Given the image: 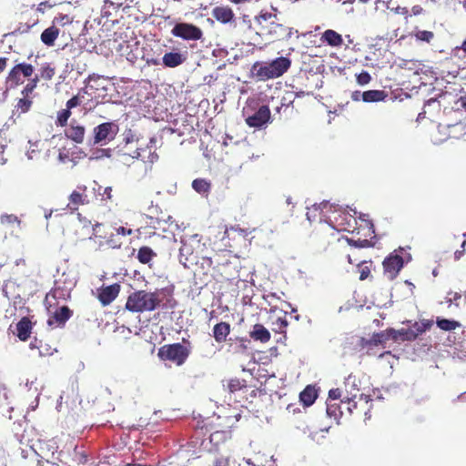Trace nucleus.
I'll return each instance as SVG.
<instances>
[{"label": "nucleus", "mask_w": 466, "mask_h": 466, "mask_svg": "<svg viewBox=\"0 0 466 466\" xmlns=\"http://www.w3.org/2000/svg\"><path fill=\"white\" fill-rule=\"evenodd\" d=\"M360 389L355 388V379L349 377L345 380V395L341 400V404L350 415H360L361 410H359V403L364 400L365 404H368L367 397L363 398V394L360 392Z\"/></svg>", "instance_id": "obj_4"}, {"label": "nucleus", "mask_w": 466, "mask_h": 466, "mask_svg": "<svg viewBox=\"0 0 466 466\" xmlns=\"http://www.w3.org/2000/svg\"><path fill=\"white\" fill-rule=\"evenodd\" d=\"M389 340L387 330L373 333L370 339L360 338L358 346L360 350H364L367 355L374 354L373 349L379 345H384Z\"/></svg>", "instance_id": "obj_10"}, {"label": "nucleus", "mask_w": 466, "mask_h": 466, "mask_svg": "<svg viewBox=\"0 0 466 466\" xmlns=\"http://www.w3.org/2000/svg\"><path fill=\"white\" fill-rule=\"evenodd\" d=\"M113 152L114 150L111 148H95L91 151L89 159L99 160L105 157H111Z\"/></svg>", "instance_id": "obj_31"}, {"label": "nucleus", "mask_w": 466, "mask_h": 466, "mask_svg": "<svg viewBox=\"0 0 466 466\" xmlns=\"http://www.w3.org/2000/svg\"><path fill=\"white\" fill-rule=\"evenodd\" d=\"M79 105L78 96H75L66 102V109L70 111L71 108L76 107Z\"/></svg>", "instance_id": "obj_50"}, {"label": "nucleus", "mask_w": 466, "mask_h": 466, "mask_svg": "<svg viewBox=\"0 0 466 466\" xmlns=\"http://www.w3.org/2000/svg\"><path fill=\"white\" fill-rule=\"evenodd\" d=\"M31 322L27 318H22L16 324L17 336L21 340H26L31 333Z\"/></svg>", "instance_id": "obj_22"}, {"label": "nucleus", "mask_w": 466, "mask_h": 466, "mask_svg": "<svg viewBox=\"0 0 466 466\" xmlns=\"http://www.w3.org/2000/svg\"><path fill=\"white\" fill-rule=\"evenodd\" d=\"M38 81V76H35L34 78H32L22 90L23 96H28L36 87Z\"/></svg>", "instance_id": "obj_36"}, {"label": "nucleus", "mask_w": 466, "mask_h": 466, "mask_svg": "<svg viewBox=\"0 0 466 466\" xmlns=\"http://www.w3.org/2000/svg\"><path fill=\"white\" fill-rule=\"evenodd\" d=\"M230 324L221 321L216 324L213 328V337L218 343H222L227 340V337L230 333Z\"/></svg>", "instance_id": "obj_15"}, {"label": "nucleus", "mask_w": 466, "mask_h": 466, "mask_svg": "<svg viewBox=\"0 0 466 466\" xmlns=\"http://www.w3.org/2000/svg\"><path fill=\"white\" fill-rule=\"evenodd\" d=\"M388 96L383 90H368L362 92V101L366 103L380 102Z\"/></svg>", "instance_id": "obj_21"}, {"label": "nucleus", "mask_w": 466, "mask_h": 466, "mask_svg": "<svg viewBox=\"0 0 466 466\" xmlns=\"http://www.w3.org/2000/svg\"><path fill=\"white\" fill-rule=\"evenodd\" d=\"M465 246H466V240H464V241L462 242V244H461V248H462V249H461V250H456V251L454 252L455 259H457V260H458V259H460V258L462 257V255H463V253H464V248H465Z\"/></svg>", "instance_id": "obj_52"}, {"label": "nucleus", "mask_w": 466, "mask_h": 466, "mask_svg": "<svg viewBox=\"0 0 466 466\" xmlns=\"http://www.w3.org/2000/svg\"><path fill=\"white\" fill-rule=\"evenodd\" d=\"M403 249L394 250L383 260L384 274L390 279H394L404 266L405 258L400 254Z\"/></svg>", "instance_id": "obj_8"}, {"label": "nucleus", "mask_w": 466, "mask_h": 466, "mask_svg": "<svg viewBox=\"0 0 466 466\" xmlns=\"http://www.w3.org/2000/svg\"><path fill=\"white\" fill-rule=\"evenodd\" d=\"M112 124L103 123L94 128V144H106V140L114 139Z\"/></svg>", "instance_id": "obj_12"}, {"label": "nucleus", "mask_w": 466, "mask_h": 466, "mask_svg": "<svg viewBox=\"0 0 466 466\" xmlns=\"http://www.w3.org/2000/svg\"><path fill=\"white\" fill-rule=\"evenodd\" d=\"M457 48L462 50L463 53L466 55V38L461 43V46L460 47H457Z\"/></svg>", "instance_id": "obj_62"}, {"label": "nucleus", "mask_w": 466, "mask_h": 466, "mask_svg": "<svg viewBox=\"0 0 466 466\" xmlns=\"http://www.w3.org/2000/svg\"><path fill=\"white\" fill-rule=\"evenodd\" d=\"M71 316L72 310L67 306H63L56 310L53 318H50L47 323L49 326H52L54 322L57 323L58 326L64 325Z\"/></svg>", "instance_id": "obj_14"}, {"label": "nucleus", "mask_w": 466, "mask_h": 466, "mask_svg": "<svg viewBox=\"0 0 466 466\" xmlns=\"http://www.w3.org/2000/svg\"><path fill=\"white\" fill-rule=\"evenodd\" d=\"M130 130L125 135L126 146L123 149V156H130L132 158H141L143 161H148L154 163L157 160L158 156L156 152H151L153 147H147V148H139L137 147L138 140L134 139V135L130 134Z\"/></svg>", "instance_id": "obj_6"}, {"label": "nucleus", "mask_w": 466, "mask_h": 466, "mask_svg": "<svg viewBox=\"0 0 466 466\" xmlns=\"http://www.w3.org/2000/svg\"><path fill=\"white\" fill-rule=\"evenodd\" d=\"M69 200H70L69 205H72V207L70 208L73 210H76V209H77L78 205L84 204L85 199H84V196L81 193H79L77 191H73L69 197Z\"/></svg>", "instance_id": "obj_32"}, {"label": "nucleus", "mask_w": 466, "mask_h": 466, "mask_svg": "<svg viewBox=\"0 0 466 466\" xmlns=\"http://www.w3.org/2000/svg\"><path fill=\"white\" fill-rule=\"evenodd\" d=\"M116 462V456L115 454H111L108 456H105L103 460H100L97 466H115Z\"/></svg>", "instance_id": "obj_45"}, {"label": "nucleus", "mask_w": 466, "mask_h": 466, "mask_svg": "<svg viewBox=\"0 0 466 466\" xmlns=\"http://www.w3.org/2000/svg\"><path fill=\"white\" fill-rule=\"evenodd\" d=\"M116 298V284H112L101 289L98 295L100 302L106 306Z\"/></svg>", "instance_id": "obj_17"}, {"label": "nucleus", "mask_w": 466, "mask_h": 466, "mask_svg": "<svg viewBox=\"0 0 466 466\" xmlns=\"http://www.w3.org/2000/svg\"><path fill=\"white\" fill-rule=\"evenodd\" d=\"M228 461L224 458H219L216 460L214 466H228Z\"/></svg>", "instance_id": "obj_54"}, {"label": "nucleus", "mask_w": 466, "mask_h": 466, "mask_svg": "<svg viewBox=\"0 0 466 466\" xmlns=\"http://www.w3.org/2000/svg\"><path fill=\"white\" fill-rule=\"evenodd\" d=\"M55 75V69L49 64H45L41 66L40 76L46 80H50Z\"/></svg>", "instance_id": "obj_37"}, {"label": "nucleus", "mask_w": 466, "mask_h": 466, "mask_svg": "<svg viewBox=\"0 0 466 466\" xmlns=\"http://www.w3.org/2000/svg\"><path fill=\"white\" fill-rule=\"evenodd\" d=\"M229 436L227 431H217L210 434V441L218 444L220 441H225Z\"/></svg>", "instance_id": "obj_34"}, {"label": "nucleus", "mask_w": 466, "mask_h": 466, "mask_svg": "<svg viewBox=\"0 0 466 466\" xmlns=\"http://www.w3.org/2000/svg\"><path fill=\"white\" fill-rule=\"evenodd\" d=\"M85 128L80 126L71 127L66 131V136L68 138L74 140L76 143H81L84 139Z\"/></svg>", "instance_id": "obj_30"}, {"label": "nucleus", "mask_w": 466, "mask_h": 466, "mask_svg": "<svg viewBox=\"0 0 466 466\" xmlns=\"http://www.w3.org/2000/svg\"><path fill=\"white\" fill-rule=\"evenodd\" d=\"M162 60L167 67H176L181 65L185 58L177 52H168L163 56Z\"/></svg>", "instance_id": "obj_20"}, {"label": "nucleus", "mask_w": 466, "mask_h": 466, "mask_svg": "<svg viewBox=\"0 0 466 466\" xmlns=\"http://www.w3.org/2000/svg\"><path fill=\"white\" fill-rule=\"evenodd\" d=\"M321 41L330 46H339L343 43L342 36L332 29H328L322 34Z\"/></svg>", "instance_id": "obj_18"}, {"label": "nucleus", "mask_w": 466, "mask_h": 466, "mask_svg": "<svg viewBox=\"0 0 466 466\" xmlns=\"http://www.w3.org/2000/svg\"><path fill=\"white\" fill-rule=\"evenodd\" d=\"M461 105L464 107V109L466 110V96L461 97Z\"/></svg>", "instance_id": "obj_64"}, {"label": "nucleus", "mask_w": 466, "mask_h": 466, "mask_svg": "<svg viewBox=\"0 0 466 466\" xmlns=\"http://www.w3.org/2000/svg\"><path fill=\"white\" fill-rule=\"evenodd\" d=\"M273 328L272 330L277 333H286V329L289 325L287 320L286 312L282 313V315L278 316L276 319L272 322Z\"/></svg>", "instance_id": "obj_29"}, {"label": "nucleus", "mask_w": 466, "mask_h": 466, "mask_svg": "<svg viewBox=\"0 0 466 466\" xmlns=\"http://www.w3.org/2000/svg\"><path fill=\"white\" fill-rule=\"evenodd\" d=\"M327 413L330 417H336V407L332 404H327Z\"/></svg>", "instance_id": "obj_53"}, {"label": "nucleus", "mask_w": 466, "mask_h": 466, "mask_svg": "<svg viewBox=\"0 0 466 466\" xmlns=\"http://www.w3.org/2000/svg\"><path fill=\"white\" fill-rule=\"evenodd\" d=\"M193 189L201 195H208L211 189V183L205 178H196L192 182Z\"/></svg>", "instance_id": "obj_26"}, {"label": "nucleus", "mask_w": 466, "mask_h": 466, "mask_svg": "<svg viewBox=\"0 0 466 466\" xmlns=\"http://www.w3.org/2000/svg\"><path fill=\"white\" fill-rule=\"evenodd\" d=\"M345 395V389L342 390V389H332L329 391V399L330 400H339L340 398L343 399Z\"/></svg>", "instance_id": "obj_46"}, {"label": "nucleus", "mask_w": 466, "mask_h": 466, "mask_svg": "<svg viewBox=\"0 0 466 466\" xmlns=\"http://www.w3.org/2000/svg\"><path fill=\"white\" fill-rule=\"evenodd\" d=\"M358 272L360 273V279L365 280L370 275V267L366 261H361L358 264Z\"/></svg>", "instance_id": "obj_35"}, {"label": "nucleus", "mask_w": 466, "mask_h": 466, "mask_svg": "<svg viewBox=\"0 0 466 466\" xmlns=\"http://www.w3.org/2000/svg\"><path fill=\"white\" fill-rule=\"evenodd\" d=\"M0 221L2 224H13L16 223L17 225H20L21 221L18 219V218L13 214H4L0 217Z\"/></svg>", "instance_id": "obj_42"}, {"label": "nucleus", "mask_w": 466, "mask_h": 466, "mask_svg": "<svg viewBox=\"0 0 466 466\" xmlns=\"http://www.w3.org/2000/svg\"><path fill=\"white\" fill-rule=\"evenodd\" d=\"M212 16L222 24H228L234 20L235 15L229 6L220 5L213 8Z\"/></svg>", "instance_id": "obj_13"}, {"label": "nucleus", "mask_w": 466, "mask_h": 466, "mask_svg": "<svg viewBox=\"0 0 466 466\" xmlns=\"http://www.w3.org/2000/svg\"><path fill=\"white\" fill-rule=\"evenodd\" d=\"M59 35V29L56 26H50L45 29L41 34V41L47 46H52Z\"/></svg>", "instance_id": "obj_23"}, {"label": "nucleus", "mask_w": 466, "mask_h": 466, "mask_svg": "<svg viewBox=\"0 0 466 466\" xmlns=\"http://www.w3.org/2000/svg\"><path fill=\"white\" fill-rule=\"evenodd\" d=\"M411 12L414 15H419L422 14L423 8L420 5H417L412 6Z\"/></svg>", "instance_id": "obj_57"}, {"label": "nucleus", "mask_w": 466, "mask_h": 466, "mask_svg": "<svg viewBox=\"0 0 466 466\" xmlns=\"http://www.w3.org/2000/svg\"><path fill=\"white\" fill-rule=\"evenodd\" d=\"M290 66L291 60L289 58L280 56L263 66L256 63L252 70L255 71V75L259 79L268 80L281 76L289 69Z\"/></svg>", "instance_id": "obj_3"}, {"label": "nucleus", "mask_w": 466, "mask_h": 466, "mask_svg": "<svg viewBox=\"0 0 466 466\" xmlns=\"http://www.w3.org/2000/svg\"><path fill=\"white\" fill-rule=\"evenodd\" d=\"M351 99L353 101H360V99L362 100V92H360V91L352 92Z\"/></svg>", "instance_id": "obj_55"}, {"label": "nucleus", "mask_w": 466, "mask_h": 466, "mask_svg": "<svg viewBox=\"0 0 466 466\" xmlns=\"http://www.w3.org/2000/svg\"><path fill=\"white\" fill-rule=\"evenodd\" d=\"M69 159V157L66 153H64V152H59V155H58V160L61 162V163H66V160Z\"/></svg>", "instance_id": "obj_58"}, {"label": "nucleus", "mask_w": 466, "mask_h": 466, "mask_svg": "<svg viewBox=\"0 0 466 466\" xmlns=\"http://www.w3.org/2000/svg\"><path fill=\"white\" fill-rule=\"evenodd\" d=\"M261 393V390L256 386L248 385V390L246 392L247 403H252L254 399L258 397V394Z\"/></svg>", "instance_id": "obj_40"}, {"label": "nucleus", "mask_w": 466, "mask_h": 466, "mask_svg": "<svg viewBox=\"0 0 466 466\" xmlns=\"http://www.w3.org/2000/svg\"><path fill=\"white\" fill-rule=\"evenodd\" d=\"M71 115V112L68 109H63L57 114V124L60 126H65Z\"/></svg>", "instance_id": "obj_43"}, {"label": "nucleus", "mask_w": 466, "mask_h": 466, "mask_svg": "<svg viewBox=\"0 0 466 466\" xmlns=\"http://www.w3.org/2000/svg\"><path fill=\"white\" fill-rule=\"evenodd\" d=\"M436 324L444 331L454 330L461 327V323L459 321L441 318H437Z\"/></svg>", "instance_id": "obj_28"}, {"label": "nucleus", "mask_w": 466, "mask_h": 466, "mask_svg": "<svg viewBox=\"0 0 466 466\" xmlns=\"http://www.w3.org/2000/svg\"><path fill=\"white\" fill-rule=\"evenodd\" d=\"M223 386L228 391L230 400H233L241 406L247 404V397L245 394L248 390V384L245 380L238 378L229 379Z\"/></svg>", "instance_id": "obj_7"}, {"label": "nucleus", "mask_w": 466, "mask_h": 466, "mask_svg": "<svg viewBox=\"0 0 466 466\" xmlns=\"http://www.w3.org/2000/svg\"><path fill=\"white\" fill-rule=\"evenodd\" d=\"M433 325V320L431 319H422L420 321H416L412 324L411 330L415 338L417 339L420 335L423 334L427 330L431 329Z\"/></svg>", "instance_id": "obj_25"}, {"label": "nucleus", "mask_w": 466, "mask_h": 466, "mask_svg": "<svg viewBox=\"0 0 466 466\" xmlns=\"http://www.w3.org/2000/svg\"><path fill=\"white\" fill-rule=\"evenodd\" d=\"M386 330H387V334L389 337V340L390 339H392L394 341L400 340V337H401L400 329L396 330V329L390 328V329H387Z\"/></svg>", "instance_id": "obj_48"}, {"label": "nucleus", "mask_w": 466, "mask_h": 466, "mask_svg": "<svg viewBox=\"0 0 466 466\" xmlns=\"http://www.w3.org/2000/svg\"><path fill=\"white\" fill-rule=\"evenodd\" d=\"M348 242L350 245L354 246L356 248H369L371 247L373 244L371 240L367 238H358V239H348Z\"/></svg>", "instance_id": "obj_38"}, {"label": "nucleus", "mask_w": 466, "mask_h": 466, "mask_svg": "<svg viewBox=\"0 0 466 466\" xmlns=\"http://www.w3.org/2000/svg\"><path fill=\"white\" fill-rule=\"evenodd\" d=\"M357 83L360 86L369 84L371 81V76L369 72L362 71L356 76Z\"/></svg>", "instance_id": "obj_44"}, {"label": "nucleus", "mask_w": 466, "mask_h": 466, "mask_svg": "<svg viewBox=\"0 0 466 466\" xmlns=\"http://www.w3.org/2000/svg\"><path fill=\"white\" fill-rule=\"evenodd\" d=\"M58 20V18H56ZM59 23H61L62 25H66V24H68L71 22L70 18L68 15H61L59 17Z\"/></svg>", "instance_id": "obj_60"}, {"label": "nucleus", "mask_w": 466, "mask_h": 466, "mask_svg": "<svg viewBox=\"0 0 466 466\" xmlns=\"http://www.w3.org/2000/svg\"><path fill=\"white\" fill-rule=\"evenodd\" d=\"M400 333H401V337H400L401 341H405V340L412 341V340L416 339V338L413 334V331L411 330L410 328L401 329Z\"/></svg>", "instance_id": "obj_47"}, {"label": "nucleus", "mask_w": 466, "mask_h": 466, "mask_svg": "<svg viewBox=\"0 0 466 466\" xmlns=\"http://www.w3.org/2000/svg\"><path fill=\"white\" fill-rule=\"evenodd\" d=\"M414 36L419 41L431 43L434 38V34L433 32L428 30H419L415 33Z\"/></svg>", "instance_id": "obj_33"}, {"label": "nucleus", "mask_w": 466, "mask_h": 466, "mask_svg": "<svg viewBox=\"0 0 466 466\" xmlns=\"http://www.w3.org/2000/svg\"><path fill=\"white\" fill-rule=\"evenodd\" d=\"M174 287L156 289L154 292L139 290L132 293L127 301L126 308L134 312L152 311L156 309L162 301L161 296L166 294L172 296Z\"/></svg>", "instance_id": "obj_2"}, {"label": "nucleus", "mask_w": 466, "mask_h": 466, "mask_svg": "<svg viewBox=\"0 0 466 466\" xmlns=\"http://www.w3.org/2000/svg\"><path fill=\"white\" fill-rule=\"evenodd\" d=\"M7 59L5 57H0V73L3 72L6 66Z\"/></svg>", "instance_id": "obj_61"}, {"label": "nucleus", "mask_w": 466, "mask_h": 466, "mask_svg": "<svg viewBox=\"0 0 466 466\" xmlns=\"http://www.w3.org/2000/svg\"><path fill=\"white\" fill-rule=\"evenodd\" d=\"M32 106V101L27 98V96H24L20 98L16 104V108L21 111V113L27 112Z\"/></svg>", "instance_id": "obj_39"}, {"label": "nucleus", "mask_w": 466, "mask_h": 466, "mask_svg": "<svg viewBox=\"0 0 466 466\" xmlns=\"http://www.w3.org/2000/svg\"><path fill=\"white\" fill-rule=\"evenodd\" d=\"M157 257V254L149 247H141L137 251V259L142 264L149 263L153 258Z\"/></svg>", "instance_id": "obj_27"}, {"label": "nucleus", "mask_w": 466, "mask_h": 466, "mask_svg": "<svg viewBox=\"0 0 466 466\" xmlns=\"http://www.w3.org/2000/svg\"><path fill=\"white\" fill-rule=\"evenodd\" d=\"M318 397V392L313 386H307L299 394L300 401L307 407L312 405Z\"/></svg>", "instance_id": "obj_19"}, {"label": "nucleus", "mask_w": 466, "mask_h": 466, "mask_svg": "<svg viewBox=\"0 0 466 466\" xmlns=\"http://www.w3.org/2000/svg\"><path fill=\"white\" fill-rule=\"evenodd\" d=\"M179 262L185 267L200 265L203 269L214 268V276H240V260L230 251L222 249L208 255V248L198 234L185 237L179 248Z\"/></svg>", "instance_id": "obj_1"}, {"label": "nucleus", "mask_w": 466, "mask_h": 466, "mask_svg": "<svg viewBox=\"0 0 466 466\" xmlns=\"http://www.w3.org/2000/svg\"><path fill=\"white\" fill-rule=\"evenodd\" d=\"M24 82L23 76L21 75L18 67L15 66L9 72L6 78V85L8 88H15L18 85Z\"/></svg>", "instance_id": "obj_24"}, {"label": "nucleus", "mask_w": 466, "mask_h": 466, "mask_svg": "<svg viewBox=\"0 0 466 466\" xmlns=\"http://www.w3.org/2000/svg\"><path fill=\"white\" fill-rule=\"evenodd\" d=\"M274 15L269 13V12H261L258 16H257V20L259 22L261 20L263 21H268L269 20L271 17H273Z\"/></svg>", "instance_id": "obj_51"}, {"label": "nucleus", "mask_w": 466, "mask_h": 466, "mask_svg": "<svg viewBox=\"0 0 466 466\" xmlns=\"http://www.w3.org/2000/svg\"><path fill=\"white\" fill-rule=\"evenodd\" d=\"M23 77H29L34 72V67L30 64L20 63L16 65Z\"/></svg>", "instance_id": "obj_41"}, {"label": "nucleus", "mask_w": 466, "mask_h": 466, "mask_svg": "<svg viewBox=\"0 0 466 466\" xmlns=\"http://www.w3.org/2000/svg\"><path fill=\"white\" fill-rule=\"evenodd\" d=\"M132 233V229L131 228H128L127 229L126 228L124 227H118V235L119 234H122V235H130Z\"/></svg>", "instance_id": "obj_59"}, {"label": "nucleus", "mask_w": 466, "mask_h": 466, "mask_svg": "<svg viewBox=\"0 0 466 466\" xmlns=\"http://www.w3.org/2000/svg\"><path fill=\"white\" fill-rule=\"evenodd\" d=\"M111 191H112V187H106V188L104 189V194H103V196L106 194L107 198H111V196H110V192H111Z\"/></svg>", "instance_id": "obj_63"}, {"label": "nucleus", "mask_w": 466, "mask_h": 466, "mask_svg": "<svg viewBox=\"0 0 466 466\" xmlns=\"http://www.w3.org/2000/svg\"><path fill=\"white\" fill-rule=\"evenodd\" d=\"M396 13L397 14H400V15H403L406 16V18L408 17V14H409V10L407 7H401V6H398L396 9H395Z\"/></svg>", "instance_id": "obj_56"}, {"label": "nucleus", "mask_w": 466, "mask_h": 466, "mask_svg": "<svg viewBox=\"0 0 466 466\" xmlns=\"http://www.w3.org/2000/svg\"><path fill=\"white\" fill-rule=\"evenodd\" d=\"M270 119V110L268 106H261L251 116L246 117V123L250 127H261Z\"/></svg>", "instance_id": "obj_11"}, {"label": "nucleus", "mask_w": 466, "mask_h": 466, "mask_svg": "<svg viewBox=\"0 0 466 466\" xmlns=\"http://www.w3.org/2000/svg\"><path fill=\"white\" fill-rule=\"evenodd\" d=\"M172 35L185 40H199L202 38V30L195 25L187 23L177 24L172 31Z\"/></svg>", "instance_id": "obj_9"}, {"label": "nucleus", "mask_w": 466, "mask_h": 466, "mask_svg": "<svg viewBox=\"0 0 466 466\" xmlns=\"http://www.w3.org/2000/svg\"><path fill=\"white\" fill-rule=\"evenodd\" d=\"M190 354V349L177 342L166 344L157 350V357L160 360L170 361L177 366L183 365Z\"/></svg>", "instance_id": "obj_5"}, {"label": "nucleus", "mask_w": 466, "mask_h": 466, "mask_svg": "<svg viewBox=\"0 0 466 466\" xmlns=\"http://www.w3.org/2000/svg\"><path fill=\"white\" fill-rule=\"evenodd\" d=\"M249 336L252 339L262 343L268 342L271 338L269 331L262 324H255Z\"/></svg>", "instance_id": "obj_16"}, {"label": "nucleus", "mask_w": 466, "mask_h": 466, "mask_svg": "<svg viewBox=\"0 0 466 466\" xmlns=\"http://www.w3.org/2000/svg\"><path fill=\"white\" fill-rule=\"evenodd\" d=\"M76 456L77 457V465H84L87 461V457L83 452H78L76 450H75Z\"/></svg>", "instance_id": "obj_49"}]
</instances>
